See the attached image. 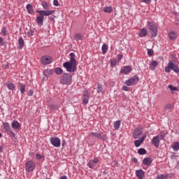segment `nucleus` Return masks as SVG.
<instances>
[{
	"instance_id": "nucleus-45",
	"label": "nucleus",
	"mask_w": 179,
	"mask_h": 179,
	"mask_svg": "<svg viewBox=\"0 0 179 179\" xmlns=\"http://www.w3.org/2000/svg\"><path fill=\"white\" fill-rule=\"evenodd\" d=\"M0 45H4L5 43L3 42V38H2V37L0 36Z\"/></svg>"
},
{
	"instance_id": "nucleus-31",
	"label": "nucleus",
	"mask_w": 179,
	"mask_h": 179,
	"mask_svg": "<svg viewBox=\"0 0 179 179\" xmlns=\"http://www.w3.org/2000/svg\"><path fill=\"white\" fill-rule=\"evenodd\" d=\"M102 53L103 54H106L107 52V51L108 50V46H107V45H106L105 43L102 45Z\"/></svg>"
},
{
	"instance_id": "nucleus-17",
	"label": "nucleus",
	"mask_w": 179,
	"mask_h": 179,
	"mask_svg": "<svg viewBox=\"0 0 179 179\" xmlns=\"http://www.w3.org/2000/svg\"><path fill=\"white\" fill-rule=\"evenodd\" d=\"M132 71V67L131 66H127L123 69L120 71V73H124V75H128Z\"/></svg>"
},
{
	"instance_id": "nucleus-48",
	"label": "nucleus",
	"mask_w": 179,
	"mask_h": 179,
	"mask_svg": "<svg viewBox=\"0 0 179 179\" xmlns=\"http://www.w3.org/2000/svg\"><path fill=\"white\" fill-rule=\"evenodd\" d=\"M143 2H144L145 3H150V2H152V0H143Z\"/></svg>"
},
{
	"instance_id": "nucleus-39",
	"label": "nucleus",
	"mask_w": 179,
	"mask_h": 179,
	"mask_svg": "<svg viewBox=\"0 0 179 179\" xmlns=\"http://www.w3.org/2000/svg\"><path fill=\"white\" fill-rule=\"evenodd\" d=\"M111 66H115L117 65V60L115 59H110Z\"/></svg>"
},
{
	"instance_id": "nucleus-46",
	"label": "nucleus",
	"mask_w": 179,
	"mask_h": 179,
	"mask_svg": "<svg viewBox=\"0 0 179 179\" xmlns=\"http://www.w3.org/2000/svg\"><path fill=\"white\" fill-rule=\"evenodd\" d=\"M157 179H164V175H159Z\"/></svg>"
},
{
	"instance_id": "nucleus-37",
	"label": "nucleus",
	"mask_w": 179,
	"mask_h": 179,
	"mask_svg": "<svg viewBox=\"0 0 179 179\" xmlns=\"http://www.w3.org/2000/svg\"><path fill=\"white\" fill-rule=\"evenodd\" d=\"M138 155H146V150H145V148H140L138 150Z\"/></svg>"
},
{
	"instance_id": "nucleus-4",
	"label": "nucleus",
	"mask_w": 179,
	"mask_h": 179,
	"mask_svg": "<svg viewBox=\"0 0 179 179\" xmlns=\"http://www.w3.org/2000/svg\"><path fill=\"white\" fill-rule=\"evenodd\" d=\"M72 82V75L64 73L62 78H60V83L61 85H71V83Z\"/></svg>"
},
{
	"instance_id": "nucleus-3",
	"label": "nucleus",
	"mask_w": 179,
	"mask_h": 179,
	"mask_svg": "<svg viewBox=\"0 0 179 179\" xmlns=\"http://www.w3.org/2000/svg\"><path fill=\"white\" fill-rule=\"evenodd\" d=\"M89 138H96L100 141H107V134H104L103 131L91 132L88 135Z\"/></svg>"
},
{
	"instance_id": "nucleus-32",
	"label": "nucleus",
	"mask_w": 179,
	"mask_h": 179,
	"mask_svg": "<svg viewBox=\"0 0 179 179\" xmlns=\"http://www.w3.org/2000/svg\"><path fill=\"white\" fill-rule=\"evenodd\" d=\"M62 72H64V71L59 67L55 69V73H56V75H62Z\"/></svg>"
},
{
	"instance_id": "nucleus-20",
	"label": "nucleus",
	"mask_w": 179,
	"mask_h": 179,
	"mask_svg": "<svg viewBox=\"0 0 179 179\" xmlns=\"http://www.w3.org/2000/svg\"><path fill=\"white\" fill-rule=\"evenodd\" d=\"M169 40H176L178 37L177 33H176L174 31H171L169 33Z\"/></svg>"
},
{
	"instance_id": "nucleus-55",
	"label": "nucleus",
	"mask_w": 179,
	"mask_h": 179,
	"mask_svg": "<svg viewBox=\"0 0 179 179\" xmlns=\"http://www.w3.org/2000/svg\"><path fill=\"white\" fill-rule=\"evenodd\" d=\"M47 72H48V70H45V71H44V75H45V76H47Z\"/></svg>"
},
{
	"instance_id": "nucleus-22",
	"label": "nucleus",
	"mask_w": 179,
	"mask_h": 179,
	"mask_svg": "<svg viewBox=\"0 0 179 179\" xmlns=\"http://www.w3.org/2000/svg\"><path fill=\"white\" fill-rule=\"evenodd\" d=\"M143 163L145 166H150L152 164V159L150 157H146L143 160Z\"/></svg>"
},
{
	"instance_id": "nucleus-56",
	"label": "nucleus",
	"mask_w": 179,
	"mask_h": 179,
	"mask_svg": "<svg viewBox=\"0 0 179 179\" xmlns=\"http://www.w3.org/2000/svg\"><path fill=\"white\" fill-rule=\"evenodd\" d=\"M134 163H136V162H138V159H136V158H134Z\"/></svg>"
},
{
	"instance_id": "nucleus-54",
	"label": "nucleus",
	"mask_w": 179,
	"mask_h": 179,
	"mask_svg": "<svg viewBox=\"0 0 179 179\" xmlns=\"http://www.w3.org/2000/svg\"><path fill=\"white\" fill-rule=\"evenodd\" d=\"M3 149V147L0 146V153L2 152Z\"/></svg>"
},
{
	"instance_id": "nucleus-28",
	"label": "nucleus",
	"mask_w": 179,
	"mask_h": 179,
	"mask_svg": "<svg viewBox=\"0 0 179 179\" xmlns=\"http://www.w3.org/2000/svg\"><path fill=\"white\" fill-rule=\"evenodd\" d=\"M41 5L45 10H48V9H50V6H48V3H47V1H42Z\"/></svg>"
},
{
	"instance_id": "nucleus-26",
	"label": "nucleus",
	"mask_w": 179,
	"mask_h": 179,
	"mask_svg": "<svg viewBox=\"0 0 179 179\" xmlns=\"http://www.w3.org/2000/svg\"><path fill=\"white\" fill-rule=\"evenodd\" d=\"M27 10L28 13L31 15L34 12V10L33 9V6H31V4H27Z\"/></svg>"
},
{
	"instance_id": "nucleus-1",
	"label": "nucleus",
	"mask_w": 179,
	"mask_h": 179,
	"mask_svg": "<svg viewBox=\"0 0 179 179\" xmlns=\"http://www.w3.org/2000/svg\"><path fill=\"white\" fill-rule=\"evenodd\" d=\"M75 53H70V61L66 62L63 64L64 68H65L67 72L72 73V72H76L78 66V64H76V59L75 58Z\"/></svg>"
},
{
	"instance_id": "nucleus-19",
	"label": "nucleus",
	"mask_w": 179,
	"mask_h": 179,
	"mask_svg": "<svg viewBox=\"0 0 179 179\" xmlns=\"http://www.w3.org/2000/svg\"><path fill=\"white\" fill-rule=\"evenodd\" d=\"M138 36L139 37H146L148 36V29L145 28L141 29Z\"/></svg>"
},
{
	"instance_id": "nucleus-40",
	"label": "nucleus",
	"mask_w": 179,
	"mask_h": 179,
	"mask_svg": "<svg viewBox=\"0 0 179 179\" xmlns=\"http://www.w3.org/2000/svg\"><path fill=\"white\" fill-rule=\"evenodd\" d=\"M173 107H174L172 104H167L165 106V110H172Z\"/></svg>"
},
{
	"instance_id": "nucleus-42",
	"label": "nucleus",
	"mask_w": 179,
	"mask_h": 179,
	"mask_svg": "<svg viewBox=\"0 0 179 179\" xmlns=\"http://www.w3.org/2000/svg\"><path fill=\"white\" fill-rule=\"evenodd\" d=\"M153 54H155V52H153V50L152 49L148 50V55H149V57H152L153 55Z\"/></svg>"
},
{
	"instance_id": "nucleus-36",
	"label": "nucleus",
	"mask_w": 179,
	"mask_h": 179,
	"mask_svg": "<svg viewBox=\"0 0 179 179\" xmlns=\"http://www.w3.org/2000/svg\"><path fill=\"white\" fill-rule=\"evenodd\" d=\"M103 85L98 84L97 85V93H103Z\"/></svg>"
},
{
	"instance_id": "nucleus-15",
	"label": "nucleus",
	"mask_w": 179,
	"mask_h": 179,
	"mask_svg": "<svg viewBox=\"0 0 179 179\" xmlns=\"http://www.w3.org/2000/svg\"><path fill=\"white\" fill-rule=\"evenodd\" d=\"M89 92L87 90H85L83 92V104H87L89 103Z\"/></svg>"
},
{
	"instance_id": "nucleus-2",
	"label": "nucleus",
	"mask_w": 179,
	"mask_h": 179,
	"mask_svg": "<svg viewBox=\"0 0 179 179\" xmlns=\"http://www.w3.org/2000/svg\"><path fill=\"white\" fill-rule=\"evenodd\" d=\"M36 13L39 14V15L36 16V23L38 26L41 27L43 24H44V16H51L53 13H55V10H36Z\"/></svg>"
},
{
	"instance_id": "nucleus-51",
	"label": "nucleus",
	"mask_w": 179,
	"mask_h": 179,
	"mask_svg": "<svg viewBox=\"0 0 179 179\" xmlns=\"http://www.w3.org/2000/svg\"><path fill=\"white\" fill-rule=\"evenodd\" d=\"M36 159H38V160L41 159V155L40 154H36Z\"/></svg>"
},
{
	"instance_id": "nucleus-43",
	"label": "nucleus",
	"mask_w": 179,
	"mask_h": 179,
	"mask_svg": "<svg viewBox=\"0 0 179 179\" xmlns=\"http://www.w3.org/2000/svg\"><path fill=\"white\" fill-rule=\"evenodd\" d=\"M53 5L55 6H59V3H58V0H54L53 1Z\"/></svg>"
},
{
	"instance_id": "nucleus-50",
	"label": "nucleus",
	"mask_w": 179,
	"mask_h": 179,
	"mask_svg": "<svg viewBox=\"0 0 179 179\" xmlns=\"http://www.w3.org/2000/svg\"><path fill=\"white\" fill-rule=\"evenodd\" d=\"M28 96H33V90H30L28 92Z\"/></svg>"
},
{
	"instance_id": "nucleus-16",
	"label": "nucleus",
	"mask_w": 179,
	"mask_h": 179,
	"mask_svg": "<svg viewBox=\"0 0 179 179\" xmlns=\"http://www.w3.org/2000/svg\"><path fill=\"white\" fill-rule=\"evenodd\" d=\"M97 163H99V159L94 158L93 160H90L88 162L87 166L88 167H90V169H93L96 166V164H97Z\"/></svg>"
},
{
	"instance_id": "nucleus-49",
	"label": "nucleus",
	"mask_w": 179,
	"mask_h": 179,
	"mask_svg": "<svg viewBox=\"0 0 179 179\" xmlns=\"http://www.w3.org/2000/svg\"><path fill=\"white\" fill-rule=\"evenodd\" d=\"M117 59H118V61H121V59H122V55H118Z\"/></svg>"
},
{
	"instance_id": "nucleus-10",
	"label": "nucleus",
	"mask_w": 179,
	"mask_h": 179,
	"mask_svg": "<svg viewBox=\"0 0 179 179\" xmlns=\"http://www.w3.org/2000/svg\"><path fill=\"white\" fill-rule=\"evenodd\" d=\"M143 133V129H142V127H138L136 128L133 131V136H134V139H138L139 138V136H141V135H142Z\"/></svg>"
},
{
	"instance_id": "nucleus-18",
	"label": "nucleus",
	"mask_w": 179,
	"mask_h": 179,
	"mask_svg": "<svg viewBox=\"0 0 179 179\" xmlns=\"http://www.w3.org/2000/svg\"><path fill=\"white\" fill-rule=\"evenodd\" d=\"M136 176L138 179H143V177H145V171L142 169L137 170L136 171Z\"/></svg>"
},
{
	"instance_id": "nucleus-6",
	"label": "nucleus",
	"mask_w": 179,
	"mask_h": 179,
	"mask_svg": "<svg viewBox=\"0 0 179 179\" xmlns=\"http://www.w3.org/2000/svg\"><path fill=\"white\" fill-rule=\"evenodd\" d=\"M3 128L6 131V132L11 136V138H15L16 135L15 134V132L12 131V129L10 128V124H9L8 122H3Z\"/></svg>"
},
{
	"instance_id": "nucleus-8",
	"label": "nucleus",
	"mask_w": 179,
	"mask_h": 179,
	"mask_svg": "<svg viewBox=\"0 0 179 179\" xmlns=\"http://www.w3.org/2000/svg\"><path fill=\"white\" fill-rule=\"evenodd\" d=\"M138 82H139V77L138 76H134V78L126 80L124 83L127 86H134V85H136Z\"/></svg>"
},
{
	"instance_id": "nucleus-34",
	"label": "nucleus",
	"mask_w": 179,
	"mask_h": 179,
	"mask_svg": "<svg viewBox=\"0 0 179 179\" xmlns=\"http://www.w3.org/2000/svg\"><path fill=\"white\" fill-rule=\"evenodd\" d=\"M74 40L76 41H79L80 40H82V34H77L74 36Z\"/></svg>"
},
{
	"instance_id": "nucleus-58",
	"label": "nucleus",
	"mask_w": 179,
	"mask_h": 179,
	"mask_svg": "<svg viewBox=\"0 0 179 179\" xmlns=\"http://www.w3.org/2000/svg\"><path fill=\"white\" fill-rule=\"evenodd\" d=\"M31 34H32V33H33V31H31Z\"/></svg>"
},
{
	"instance_id": "nucleus-47",
	"label": "nucleus",
	"mask_w": 179,
	"mask_h": 179,
	"mask_svg": "<svg viewBox=\"0 0 179 179\" xmlns=\"http://www.w3.org/2000/svg\"><path fill=\"white\" fill-rule=\"evenodd\" d=\"M122 90H124V92H128L129 88L127 86H123L122 87Z\"/></svg>"
},
{
	"instance_id": "nucleus-27",
	"label": "nucleus",
	"mask_w": 179,
	"mask_h": 179,
	"mask_svg": "<svg viewBox=\"0 0 179 179\" xmlns=\"http://www.w3.org/2000/svg\"><path fill=\"white\" fill-rule=\"evenodd\" d=\"M103 12H105V13H111V12H113V7L111 6L104 7Z\"/></svg>"
},
{
	"instance_id": "nucleus-38",
	"label": "nucleus",
	"mask_w": 179,
	"mask_h": 179,
	"mask_svg": "<svg viewBox=\"0 0 179 179\" xmlns=\"http://www.w3.org/2000/svg\"><path fill=\"white\" fill-rule=\"evenodd\" d=\"M49 108L51 111H55V110H58V107L52 104L49 105Z\"/></svg>"
},
{
	"instance_id": "nucleus-12",
	"label": "nucleus",
	"mask_w": 179,
	"mask_h": 179,
	"mask_svg": "<svg viewBox=\"0 0 179 179\" xmlns=\"http://www.w3.org/2000/svg\"><path fill=\"white\" fill-rule=\"evenodd\" d=\"M52 62V57L50 56H43L41 57V63L43 65H48L49 64H51Z\"/></svg>"
},
{
	"instance_id": "nucleus-52",
	"label": "nucleus",
	"mask_w": 179,
	"mask_h": 179,
	"mask_svg": "<svg viewBox=\"0 0 179 179\" xmlns=\"http://www.w3.org/2000/svg\"><path fill=\"white\" fill-rule=\"evenodd\" d=\"M62 147L64 148V146L66 145V141H65V140L62 141Z\"/></svg>"
},
{
	"instance_id": "nucleus-23",
	"label": "nucleus",
	"mask_w": 179,
	"mask_h": 179,
	"mask_svg": "<svg viewBox=\"0 0 179 179\" xmlns=\"http://www.w3.org/2000/svg\"><path fill=\"white\" fill-rule=\"evenodd\" d=\"M11 127L13 129H19V128H20V123L17 121H13L11 124Z\"/></svg>"
},
{
	"instance_id": "nucleus-9",
	"label": "nucleus",
	"mask_w": 179,
	"mask_h": 179,
	"mask_svg": "<svg viewBox=\"0 0 179 179\" xmlns=\"http://www.w3.org/2000/svg\"><path fill=\"white\" fill-rule=\"evenodd\" d=\"M36 168V165L34 164V162L33 161H28L25 164V170L28 173H30V171H33L34 169Z\"/></svg>"
},
{
	"instance_id": "nucleus-5",
	"label": "nucleus",
	"mask_w": 179,
	"mask_h": 179,
	"mask_svg": "<svg viewBox=\"0 0 179 179\" xmlns=\"http://www.w3.org/2000/svg\"><path fill=\"white\" fill-rule=\"evenodd\" d=\"M171 69L172 71H173V72H176V73H178L179 72L178 66H177V64H174L173 62H169L167 66L165 67V72L166 73H170Z\"/></svg>"
},
{
	"instance_id": "nucleus-7",
	"label": "nucleus",
	"mask_w": 179,
	"mask_h": 179,
	"mask_svg": "<svg viewBox=\"0 0 179 179\" xmlns=\"http://www.w3.org/2000/svg\"><path fill=\"white\" fill-rule=\"evenodd\" d=\"M148 29L151 31L152 37L157 36V27L153 24V22H148Z\"/></svg>"
},
{
	"instance_id": "nucleus-11",
	"label": "nucleus",
	"mask_w": 179,
	"mask_h": 179,
	"mask_svg": "<svg viewBox=\"0 0 179 179\" xmlns=\"http://www.w3.org/2000/svg\"><path fill=\"white\" fill-rule=\"evenodd\" d=\"M50 143L55 146V148H59L61 146V139L57 137H51L50 138Z\"/></svg>"
},
{
	"instance_id": "nucleus-25",
	"label": "nucleus",
	"mask_w": 179,
	"mask_h": 179,
	"mask_svg": "<svg viewBox=\"0 0 179 179\" xmlns=\"http://www.w3.org/2000/svg\"><path fill=\"white\" fill-rule=\"evenodd\" d=\"M18 87H19L20 93H22V94H23V93H24V92H26V85H24V84L20 83L18 85Z\"/></svg>"
},
{
	"instance_id": "nucleus-57",
	"label": "nucleus",
	"mask_w": 179,
	"mask_h": 179,
	"mask_svg": "<svg viewBox=\"0 0 179 179\" xmlns=\"http://www.w3.org/2000/svg\"><path fill=\"white\" fill-rule=\"evenodd\" d=\"M2 136V134L0 133V138Z\"/></svg>"
},
{
	"instance_id": "nucleus-59",
	"label": "nucleus",
	"mask_w": 179,
	"mask_h": 179,
	"mask_svg": "<svg viewBox=\"0 0 179 179\" xmlns=\"http://www.w3.org/2000/svg\"><path fill=\"white\" fill-rule=\"evenodd\" d=\"M52 20H54V17H53V18H52Z\"/></svg>"
},
{
	"instance_id": "nucleus-35",
	"label": "nucleus",
	"mask_w": 179,
	"mask_h": 179,
	"mask_svg": "<svg viewBox=\"0 0 179 179\" xmlns=\"http://www.w3.org/2000/svg\"><path fill=\"white\" fill-rule=\"evenodd\" d=\"M169 89H170V90H171L172 92H178V88L176 87H174L171 85H169L168 86Z\"/></svg>"
},
{
	"instance_id": "nucleus-53",
	"label": "nucleus",
	"mask_w": 179,
	"mask_h": 179,
	"mask_svg": "<svg viewBox=\"0 0 179 179\" xmlns=\"http://www.w3.org/2000/svg\"><path fill=\"white\" fill-rule=\"evenodd\" d=\"M60 179H68V177H66V176H63L60 177Z\"/></svg>"
},
{
	"instance_id": "nucleus-44",
	"label": "nucleus",
	"mask_w": 179,
	"mask_h": 179,
	"mask_svg": "<svg viewBox=\"0 0 179 179\" xmlns=\"http://www.w3.org/2000/svg\"><path fill=\"white\" fill-rule=\"evenodd\" d=\"M159 141L160 140L162 141V139H164V138H166V134H160L159 136Z\"/></svg>"
},
{
	"instance_id": "nucleus-41",
	"label": "nucleus",
	"mask_w": 179,
	"mask_h": 179,
	"mask_svg": "<svg viewBox=\"0 0 179 179\" xmlns=\"http://www.w3.org/2000/svg\"><path fill=\"white\" fill-rule=\"evenodd\" d=\"M6 27H3L1 29L2 36H6Z\"/></svg>"
},
{
	"instance_id": "nucleus-24",
	"label": "nucleus",
	"mask_w": 179,
	"mask_h": 179,
	"mask_svg": "<svg viewBox=\"0 0 179 179\" xmlns=\"http://www.w3.org/2000/svg\"><path fill=\"white\" fill-rule=\"evenodd\" d=\"M157 65H159V63L157 62V61L154 60V61L151 62L150 69L152 71H155V68H156L157 66Z\"/></svg>"
},
{
	"instance_id": "nucleus-13",
	"label": "nucleus",
	"mask_w": 179,
	"mask_h": 179,
	"mask_svg": "<svg viewBox=\"0 0 179 179\" xmlns=\"http://www.w3.org/2000/svg\"><path fill=\"white\" fill-rule=\"evenodd\" d=\"M152 145L155 146V148H159V146H160V137H159V136L152 138Z\"/></svg>"
},
{
	"instance_id": "nucleus-30",
	"label": "nucleus",
	"mask_w": 179,
	"mask_h": 179,
	"mask_svg": "<svg viewBox=\"0 0 179 179\" xmlns=\"http://www.w3.org/2000/svg\"><path fill=\"white\" fill-rule=\"evenodd\" d=\"M120 125H121V121L120 120H117L116 122H114L115 129H120Z\"/></svg>"
},
{
	"instance_id": "nucleus-33",
	"label": "nucleus",
	"mask_w": 179,
	"mask_h": 179,
	"mask_svg": "<svg viewBox=\"0 0 179 179\" xmlns=\"http://www.w3.org/2000/svg\"><path fill=\"white\" fill-rule=\"evenodd\" d=\"M173 150L175 152H178L179 150V142H176L173 145Z\"/></svg>"
},
{
	"instance_id": "nucleus-21",
	"label": "nucleus",
	"mask_w": 179,
	"mask_h": 179,
	"mask_svg": "<svg viewBox=\"0 0 179 179\" xmlns=\"http://www.w3.org/2000/svg\"><path fill=\"white\" fill-rule=\"evenodd\" d=\"M18 48L20 50H22V48H23V46L24 45V40H23V38L21 36L20 37V38L18 39Z\"/></svg>"
},
{
	"instance_id": "nucleus-29",
	"label": "nucleus",
	"mask_w": 179,
	"mask_h": 179,
	"mask_svg": "<svg viewBox=\"0 0 179 179\" xmlns=\"http://www.w3.org/2000/svg\"><path fill=\"white\" fill-rule=\"evenodd\" d=\"M6 86L9 90H14L15 87H16V85L12 83H7Z\"/></svg>"
},
{
	"instance_id": "nucleus-14",
	"label": "nucleus",
	"mask_w": 179,
	"mask_h": 179,
	"mask_svg": "<svg viewBox=\"0 0 179 179\" xmlns=\"http://www.w3.org/2000/svg\"><path fill=\"white\" fill-rule=\"evenodd\" d=\"M145 139H146V134H143V137L140 140H136L134 141V145L136 148H139V146H141V145L143 143Z\"/></svg>"
}]
</instances>
